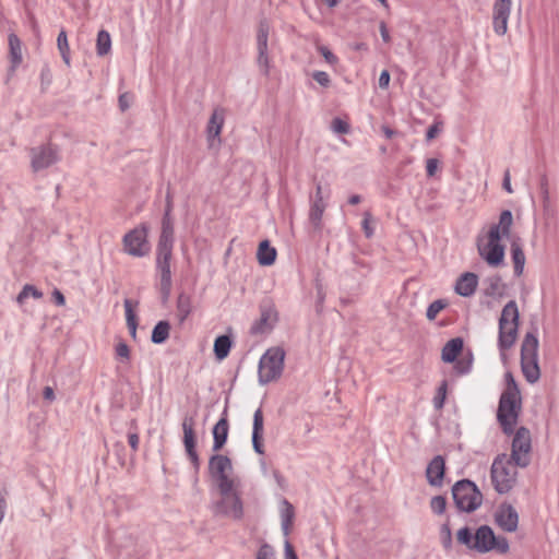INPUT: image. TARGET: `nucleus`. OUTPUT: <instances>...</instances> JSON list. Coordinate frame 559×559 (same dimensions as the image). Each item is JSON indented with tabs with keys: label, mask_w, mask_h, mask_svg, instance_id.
I'll list each match as a JSON object with an SVG mask.
<instances>
[{
	"label": "nucleus",
	"mask_w": 559,
	"mask_h": 559,
	"mask_svg": "<svg viewBox=\"0 0 559 559\" xmlns=\"http://www.w3.org/2000/svg\"><path fill=\"white\" fill-rule=\"evenodd\" d=\"M507 390L501 394L497 418L506 433H512L521 405L520 392L511 372L506 373Z\"/></svg>",
	"instance_id": "obj_1"
},
{
	"label": "nucleus",
	"mask_w": 559,
	"mask_h": 559,
	"mask_svg": "<svg viewBox=\"0 0 559 559\" xmlns=\"http://www.w3.org/2000/svg\"><path fill=\"white\" fill-rule=\"evenodd\" d=\"M520 313L514 300H510L503 308L499 318L498 346L503 353L511 348L518 338Z\"/></svg>",
	"instance_id": "obj_2"
},
{
	"label": "nucleus",
	"mask_w": 559,
	"mask_h": 559,
	"mask_svg": "<svg viewBox=\"0 0 559 559\" xmlns=\"http://www.w3.org/2000/svg\"><path fill=\"white\" fill-rule=\"evenodd\" d=\"M209 473L219 492L240 488V478L234 474L231 460L223 454H214L209 460Z\"/></svg>",
	"instance_id": "obj_3"
},
{
	"label": "nucleus",
	"mask_w": 559,
	"mask_h": 559,
	"mask_svg": "<svg viewBox=\"0 0 559 559\" xmlns=\"http://www.w3.org/2000/svg\"><path fill=\"white\" fill-rule=\"evenodd\" d=\"M518 465L507 454L498 455L491 465V481L499 493L509 492L516 481Z\"/></svg>",
	"instance_id": "obj_4"
},
{
	"label": "nucleus",
	"mask_w": 559,
	"mask_h": 559,
	"mask_svg": "<svg viewBox=\"0 0 559 559\" xmlns=\"http://www.w3.org/2000/svg\"><path fill=\"white\" fill-rule=\"evenodd\" d=\"M538 340L534 333L527 332L521 346V368L530 383H535L540 377L538 366Z\"/></svg>",
	"instance_id": "obj_5"
},
{
	"label": "nucleus",
	"mask_w": 559,
	"mask_h": 559,
	"mask_svg": "<svg viewBox=\"0 0 559 559\" xmlns=\"http://www.w3.org/2000/svg\"><path fill=\"white\" fill-rule=\"evenodd\" d=\"M285 352L281 347L269 348L260 358L258 367L259 382L267 384L277 380L284 369Z\"/></svg>",
	"instance_id": "obj_6"
},
{
	"label": "nucleus",
	"mask_w": 559,
	"mask_h": 559,
	"mask_svg": "<svg viewBox=\"0 0 559 559\" xmlns=\"http://www.w3.org/2000/svg\"><path fill=\"white\" fill-rule=\"evenodd\" d=\"M452 497L456 508L460 511L473 512L480 507L483 495L477 486L468 480L456 481L452 487Z\"/></svg>",
	"instance_id": "obj_7"
},
{
	"label": "nucleus",
	"mask_w": 559,
	"mask_h": 559,
	"mask_svg": "<svg viewBox=\"0 0 559 559\" xmlns=\"http://www.w3.org/2000/svg\"><path fill=\"white\" fill-rule=\"evenodd\" d=\"M463 340L461 337L451 338L444 344L441 350V359L443 362H455L454 369L459 374H466L471 371L473 357L471 354L459 357L463 350Z\"/></svg>",
	"instance_id": "obj_8"
},
{
	"label": "nucleus",
	"mask_w": 559,
	"mask_h": 559,
	"mask_svg": "<svg viewBox=\"0 0 559 559\" xmlns=\"http://www.w3.org/2000/svg\"><path fill=\"white\" fill-rule=\"evenodd\" d=\"M473 550L480 554H486L491 550H496L499 554H506L509 550V543L507 538L496 536L491 527L488 525H481L475 532Z\"/></svg>",
	"instance_id": "obj_9"
},
{
	"label": "nucleus",
	"mask_w": 559,
	"mask_h": 559,
	"mask_svg": "<svg viewBox=\"0 0 559 559\" xmlns=\"http://www.w3.org/2000/svg\"><path fill=\"white\" fill-rule=\"evenodd\" d=\"M123 250L134 258H142L150 253L151 246L147 240V227L142 224L123 236Z\"/></svg>",
	"instance_id": "obj_10"
},
{
	"label": "nucleus",
	"mask_w": 559,
	"mask_h": 559,
	"mask_svg": "<svg viewBox=\"0 0 559 559\" xmlns=\"http://www.w3.org/2000/svg\"><path fill=\"white\" fill-rule=\"evenodd\" d=\"M221 499L214 506L216 514L239 520L243 515V506L240 497V488H230L226 492H219Z\"/></svg>",
	"instance_id": "obj_11"
},
{
	"label": "nucleus",
	"mask_w": 559,
	"mask_h": 559,
	"mask_svg": "<svg viewBox=\"0 0 559 559\" xmlns=\"http://www.w3.org/2000/svg\"><path fill=\"white\" fill-rule=\"evenodd\" d=\"M270 29L271 26L266 20L260 21L257 32V66L261 74L265 78L270 76L271 71V57L267 44Z\"/></svg>",
	"instance_id": "obj_12"
},
{
	"label": "nucleus",
	"mask_w": 559,
	"mask_h": 559,
	"mask_svg": "<svg viewBox=\"0 0 559 559\" xmlns=\"http://www.w3.org/2000/svg\"><path fill=\"white\" fill-rule=\"evenodd\" d=\"M531 433L528 429L521 427L514 433L511 455L509 457H511L518 466L524 468L531 463Z\"/></svg>",
	"instance_id": "obj_13"
},
{
	"label": "nucleus",
	"mask_w": 559,
	"mask_h": 559,
	"mask_svg": "<svg viewBox=\"0 0 559 559\" xmlns=\"http://www.w3.org/2000/svg\"><path fill=\"white\" fill-rule=\"evenodd\" d=\"M500 236L495 233H488L487 241L484 243L478 242L479 255L490 266H499L504 259V247L500 243Z\"/></svg>",
	"instance_id": "obj_14"
},
{
	"label": "nucleus",
	"mask_w": 559,
	"mask_h": 559,
	"mask_svg": "<svg viewBox=\"0 0 559 559\" xmlns=\"http://www.w3.org/2000/svg\"><path fill=\"white\" fill-rule=\"evenodd\" d=\"M173 248L157 246L156 269L160 276V290L165 297H168L171 289V270L170 261Z\"/></svg>",
	"instance_id": "obj_15"
},
{
	"label": "nucleus",
	"mask_w": 559,
	"mask_h": 559,
	"mask_svg": "<svg viewBox=\"0 0 559 559\" xmlns=\"http://www.w3.org/2000/svg\"><path fill=\"white\" fill-rule=\"evenodd\" d=\"M58 160V150L50 144L40 145L31 150V165L32 169L36 173L52 166Z\"/></svg>",
	"instance_id": "obj_16"
},
{
	"label": "nucleus",
	"mask_w": 559,
	"mask_h": 559,
	"mask_svg": "<svg viewBox=\"0 0 559 559\" xmlns=\"http://www.w3.org/2000/svg\"><path fill=\"white\" fill-rule=\"evenodd\" d=\"M329 193L324 195L322 186L320 183L316 187L314 195L311 197V204L309 211V223L314 230L321 231L322 229V217L328 206L326 199Z\"/></svg>",
	"instance_id": "obj_17"
},
{
	"label": "nucleus",
	"mask_w": 559,
	"mask_h": 559,
	"mask_svg": "<svg viewBox=\"0 0 559 559\" xmlns=\"http://www.w3.org/2000/svg\"><path fill=\"white\" fill-rule=\"evenodd\" d=\"M194 426L195 420L192 416H186L182 420V430H183V444L186 452L194 465L195 468L199 467V455L195 451V436H194Z\"/></svg>",
	"instance_id": "obj_18"
},
{
	"label": "nucleus",
	"mask_w": 559,
	"mask_h": 559,
	"mask_svg": "<svg viewBox=\"0 0 559 559\" xmlns=\"http://www.w3.org/2000/svg\"><path fill=\"white\" fill-rule=\"evenodd\" d=\"M225 122V109L217 107L213 110L207 126H206V138L209 146L213 147L221 143V132Z\"/></svg>",
	"instance_id": "obj_19"
},
{
	"label": "nucleus",
	"mask_w": 559,
	"mask_h": 559,
	"mask_svg": "<svg viewBox=\"0 0 559 559\" xmlns=\"http://www.w3.org/2000/svg\"><path fill=\"white\" fill-rule=\"evenodd\" d=\"M511 12V0H496L493 4L492 24L498 35H504Z\"/></svg>",
	"instance_id": "obj_20"
},
{
	"label": "nucleus",
	"mask_w": 559,
	"mask_h": 559,
	"mask_svg": "<svg viewBox=\"0 0 559 559\" xmlns=\"http://www.w3.org/2000/svg\"><path fill=\"white\" fill-rule=\"evenodd\" d=\"M264 417L262 408L259 407L253 414L252 424V447L258 454H264L263 445Z\"/></svg>",
	"instance_id": "obj_21"
},
{
	"label": "nucleus",
	"mask_w": 559,
	"mask_h": 559,
	"mask_svg": "<svg viewBox=\"0 0 559 559\" xmlns=\"http://www.w3.org/2000/svg\"><path fill=\"white\" fill-rule=\"evenodd\" d=\"M229 424L227 408L224 409L221 419L213 427V451H219L227 441Z\"/></svg>",
	"instance_id": "obj_22"
},
{
	"label": "nucleus",
	"mask_w": 559,
	"mask_h": 559,
	"mask_svg": "<svg viewBox=\"0 0 559 559\" xmlns=\"http://www.w3.org/2000/svg\"><path fill=\"white\" fill-rule=\"evenodd\" d=\"M445 463L441 455L435 456L427 466L426 476L431 486L440 487L444 476Z\"/></svg>",
	"instance_id": "obj_23"
},
{
	"label": "nucleus",
	"mask_w": 559,
	"mask_h": 559,
	"mask_svg": "<svg viewBox=\"0 0 559 559\" xmlns=\"http://www.w3.org/2000/svg\"><path fill=\"white\" fill-rule=\"evenodd\" d=\"M477 285V275L471 272H466L457 278L455 284V292L460 296L469 297L475 293Z\"/></svg>",
	"instance_id": "obj_24"
},
{
	"label": "nucleus",
	"mask_w": 559,
	"mask_h": 559,
	"mask_svg": "<svg viewBox=\"0 0 559 559\" xmlns=\"http://www.w3.org/2000/svg\"><path fill=\"white\" fill-rule=\"evenodd\" d=\"M278 510L282 532L284 536H288L295 519L294 506L287 499H282L278 506Z\"/></svg>",
	"instance_id": "obj_25"
},
{
	"label": "nucleus",
	"mask_w": 559,
	"mask_h": 559,
	"mask_svg": "<svg viewBox=\"0 0 559 559\" xmlns=\"http://www.w3.org/2000/svg\"><path fill=\"white\" fill-rule=\"evenodd\" d=\"M519 516L512 507H508L497 515V523L507 532H513L518 527Z\"/></svg>",
	"instance_id": "obj_26"
},
{
	"label": "nucleus",
	"mask_w": 559,
	"mask_h": 559,
	"mask_svg": "<svg viewBox=\"0 0 559 559\" xmlns=\"http://www.w3.org/2000/svg\"><path fill=\"white\" fill-rule=\"evenodd\" d=\"M192 297L185 293L179 294L176 305V317L179 323L182 324L187 320V318L192 313Z\"/></svg>",
	"instance_id": "obj_27"
},
{
	"label": "nucleus",
	"mask_w": 559,
	"mask_h": 559,
	"mask_svg": "<svg viewBox=\"0 0 559 559\" xmlns=\"http://www.w3.org/2000/svg\"><path fill=\"white\" fill-rule=\"evenodd\" d=\"M513 224V216L511 211L504 210L501 212L499 217V223L496 225H492L488 233H495L496 236L508 237L511 230V226Z\"/></svg>",
	"instance_id": "obj_28"
},
{
	"label": "nucleus",
	"mask_w": 559,
	"mask_h": 559,
	"mask_svg": "<svg viewBox=\"0 0 559 559\" xmlns=\"http://www.w3.org/2000/svg\"><path fill=\"white\" fill-rule=\"evenodd\" d=\"M257 259L260 265L270 266L275 262L276 249L271 247L269 240L260 242L257 251Z\"/></svg>",
	"instance_id": "obj_29"
},
{
	"label": "nucleus",
	"mask_w": 559,
	"mask_h": 559,
	"mask_svg": "<svg viewBox=\"0 0 559 559\" xmlns=\"http://www.w3.org/2000/svg\"><path fill=\"white\" fill-rule=\"evenodd\" d=\"M160 247H174V224L168 214H164L162 221V233L159 236L158 245Z\"/></svg>",
	"instance_id": "obj_30"
},
{
	"label": "nucleus",
	"mask_w": 559,
	"mask_h": 559,
	"mask_svg": "<svg viewBox=\"0 0 559 559\" xmlns=\"http://www.w3.org/2000/svg\"><path fill=\"white\" fill-rule=\"evenodd\" d=\"M8 41H9L10 61L12 63V69H15L21 64L22 59H23L22 43H21L20 38L17 37V35H15L14 33H11L9 35Z\"/></svg>",
	"instance_id": "obj_31"
},
{
	"label": "nucleus",
	"mask_w": 559,
	"mask_h": 559,
	"mask_svg": "<svg viewBox=\"0 0 559 559\" xmlns=\"http://www.w3.org/2000/svg\"><path fill=\"white\" fill-rule=\"evenodd\" d=\"M127 326L129 329L132 338L136 337L138 320L133 309V301L131 299H124L123 301Z\"/></svg>",
	"instance_id": "obj_32"
},
{
	"label": "nucleus",
	"mask_w": 559,
	"mask_h": 559,
	"mask_svg": "<svg viewBox=\"0 0 559 559\" xmlns=\"http://www.w3.org/2000/svg\"><path fill=\"white\" fill-rule=\"evenodd\" d=\"M231 340L227 335H221L214 341V354L218 360L225 359L230 350Z\"/></svg>",
	"instance_id": "obj_33"
},
{
	"label": "nucleus",
	"mask_w": 559,
	"mask_h": 559,
	"mask_svg": "<svg viewBox=\"0 0 559 559\" xmlns=\"http://www.w3.org/2000/svg\"><path fill=\"white\" fill-rule=\"evenodd\" d=\"M511 255L514 264V273L516 276H520L525 265V255L520 245L515 242L511 245Z\"/></svg>",
	"instance_id": "obj_34"
},
{
	"label": "nucleus",
	"mask_w": 559,
	"mask_h": 559,
	"mask_svg": "<svg viewBox=\"0 0 559 559\" xmlns=\"http://www.w3.org/2000/svg\"><path fill=\"white\" fill-rule=\"evenodd\" d=\"M111 49V38L107 31H99L96 40V52L103 57L109 53Z\"/></svg>",
	"instance_id": "obj_35"
},
{
	"label": "nucleus",
	"mask_w": 559,
	"mask_h": 559,
	"mask_svg": "<svg viewBox=\"0 0 559 559\" xmlns=\"http://www.w3.org/2000/svg\"><path fill=\"white\" fill-rule=\"evenodd\" d=\"M170 325L167 321H159L153 329L152 342L155 344L164 343L169 336Z\"/></svg>",
	"instance_id": "obj_36"
},
{
	"label": "nucleus",
	"mask_w": 559,
	"mask_h": 559,
	"mask_svg": "<svg viewBox=\"0 0 559 559\" xmlns=\"http://www.w3.org/2000/svg\"><path fill=\"white\" fill-rule=\"evenodd\" d=\"M58 50L62 57V60L67 66H70V48L66 31H60L57 37Z\"/></svg>",
	"instance_id": "obj_37"
},
{
	"label": "nucleus",
	"mask_w": 559,
	"mask_h": 559,
	"mask_svg": "<svg viewBox=\"0 0 559 559\" xmlns=\"http://www.w3.org/2000/svg\"><path fill=\"white\" fill-rule=\"evenodd\" d=\"M28 297H33L35 299H39L43 297V293L38 290L35 286L31 284L24 285L22 290L16 297V301L22 305Z\"/></svg>",
	"instance_id": "obj_38"
},
{
	"label": "nucleus",
	"mask_w": 559,
	"mask_h": 559,
	"mask_svg": "<svg viewBox=\"0 0 559 559\" xmlns=\"http://www.w3.org/2000/svg\"><path fill=\"white\" fill-rule=\"evenodd\" d=\"M456 539L460 544L473 550V543L475 540V533L473 534L468 527H463L457 531Z\"/></svg>",
	"instance_id": "obj_39"
},
{
	"label": "nucleus",
	"mask_w": 559,
	"mask_h": 559,
	"mask_svg": "<svg viewBox=\"0 0 559 559\" xmlns=\"http://www.w3.org/2000/svg\"><path fill=\"white\" fill-rule=\"evenodd\" d=\"M445 306H447V302L442 299L432 301L427 308V312H426L427 319L435 320L436 317L438 316V313L441 310H443L445 308Z\"/></svg>",
	"instance_id": "obj_40"
},
{
	"label": "nucleus",
	"mask_w": 559,
	"mask_h": 559,
	"mask_svg": "<svg viewBox=\"0 0 559 559\" xmlns=\"http://www.w3.org/2000/svg\"><path fill=\"white\" fill-rule=\"evenodd\" d=\"M447 381H442V383L438 388L436 396L433 397V406L436 409H441L443 407L447 397Z\"/></svg>",
	"instance_id": "obj_41"
},
{
	"label": "nucleus",
	"mask_w": 559,
	"mask_h": 559,
	"mask_svg": "<svg viewBox=\"0 0 559 559\" xmlns=\"http://www.w3.org/2000/svg\"><path fill=\"white\" fill-rule=\"evenodd\" d=\"M331 129L337 134H347L350 131L349 123L342 118H334L331 122Z\"/></svg>",
	"instance_id": "obj_42"
},
{
	"label": "nucleus",
	"mask_w": 559,
	"mask_h": 559,
	"mask_svg": "<svg viewBox=\"0 0 559 559\" xmlns=\"http://www.w3.org/2000/svg\"><path fill=\"white\" fill-rule=\"evenodd\" d=\"M440 534L443 548L450 550L452 547V533L448 522L441 526Z\"/></svg>",
	"instance_id": "obj_43"
},
{
	"label": "nucleus",
	"mask_w": 559,
	"mask_h": 559,
	"mask_svg": "<svg viewBox=\"0 0 559 559\" xmlns=\"http://www.w3.org/2000/svg\"><path fill=\"white\" fill-rule=\"evenodd\" d=\"M430 508L436 514L444 513L447 508V499L443 496H435L430 500Z\"/></svg>",
	"instance_id": "obj_44"
},
{
	"label": "nucleus",
	"mask_w": 559,
	"mask_h": 559,
	"mask_svg": "<svg viewBox=\"0 0 559 559\" xmlns=\"http://www.w3.org/2000/svg\"><path fill=\"white\" fill-rule=\"evenodd\" d=\"M361 225L365 236L371 238L374 234V222L369 212H365Z\"/></svg>",
	"instance_id": "obj_45"
},
{
	"label": "nucleus",
	"mask_w": 559,
	"mask_h": 559,
	"mask_svg": "<svg viewBox=\"0 0 559 559\" xmlns=\"http://www.w3.org/2000/svg\"><path fill=\"white\" fill-rule=\"evenodd\" d=\"M318 51L330 66H335L337 63L338 58L326 46H318Z\"/></svg>",
	"instance_id": "obj_46"
},
{
	"label": "nucleus",
	"mask_w": 559,
	"mask_h": 559,
	"mask_svg": "<svg viewBox=\"0 0 559 559\" xmlns=\"http://www.w3.org/2000/svg\"><path fill=\"white\" fill-rule=\"evenodd\" d=\"M257 559H274L273 548L267 544H263L257 552Z\"/></svg>",
	"instance_id": "obj_47"
},
{
	"label": "nucleus",
	"mask_w": 559,
	"mask_h": 559,
	"mask_svg": "<svg viewBox=\"0 0 559 559\" xmlns=\"http://www.w3.org/2000/svg\"><path fill=\"white\" fill-rule=\"evenodd\" d=\"M312 78L323 87H328L331 83L330 75L324 71H314Z\"/></svg>",
	"instance_id": "obj_48"
},
{
	"label": "nucleus",
	"mask_w": 559,
	"mask_h": 559,
	"mask_svg": "<svg viewBox=\"0 0 559 559\" xmlns=\"http://www.w3.org/2000/svg\"><path fill=\"white\" fill-rule=\"evenodd\" d=\"M116 355L119 358L129 359L130 358L129 346L123 342L118 343L116 346Z\"/></svg>",
	"instance_id": "obj_49"
},
{
	"label": "nucleus",
	"mask_w": 559,
	"mask_h": 559,
	"mask_svg": "<svg viewBox=\"0 0 559 559\" xmlns=\"http://www.w3.org/2000/svg\"><path fill=\"white\" fill-rule=\"evenodd\" d=\"M500 287H501V278L492 277V278H490V286L487 289V294L495 295L500 292Z\"/></svg>",
	"instance_id": "obj_50"
},
{
	"label": "nucleus",
	"mask_w": 559,
	"mask_h": 559,
	"mask_svg": "<svg viewBox=\"0 0 559 559\" xmlns=\"http://www.w3.org/2000/svg\"><path fill=\"white\" fill-rule=\"evenodd\" d=\"M438 168V160L435 158H429L426 163V171L429 177H432Z\"/></svg>",
	"instance_id": "obj_51"
},
{
	"label": "nucleus",
	"mask_w": 559,
	"mask_h": 559,
	"mask_svg": "<svg viewBox=\"0 0 559 559\" xmlns=\"http://www.w3.org/2000/svg\"><path fill=\"white\" fill-rule=\"evenodd\" d=\"M128 442L131 449L136 452L139 449L140 438L136 432H131L128 435Z\"/></svg>",
	"instance_id": "obj_52"
},
{
	"label": "nucleus",
	"mask_w": 559,
	"mask_h": 559,
	"mask_svg": "<svg viewBox=\"0 0 559 559\" xmlns=\"http://www.w3.org/2000/svg\"><path fill=\"white\" fill-rule=\"evenodd\" d=\"M439 132H440L439 123H433L432 126H430L426 132L427 141H431L432 139H435Z\"/></svg>",
	"instance_id": "obj_53"
},
{
	"label": "nucleus",
	"mask_w": 559,
	"mask_h": 559,
	"mask_svg": "<svg viewBox=\"0 0 559 559\" xmlns=\"http://www.w3.org/2000/svg\"><path fill=\"white\" fill-rule=\"evenodd\" d=\"M390 83V73L388 70H383L379 76V86L380 88H386Z\"/></svg>",
	"instance_id": "obj_54"
},
{
	"label": "nucleus",
	"mask_w": 559,
	"mask_h": 559,
	"mask_svg": "<svg viewBox=\"0 0 559 559\" xmlns=\"http://www.w3.org/2000/svg\"><path fill=\"white\" fill-rule=\"evenodd\" d=\"M131 96L129 94H122L119 96V107L122 111L130 107Z\"/></svg>",
	"instance_id": "obj_55"
},
{
	"label": "nucleus",
	"mask_w": 559,
	"mask_h": 559,
	"mask_svg": "<svg viewBox=\"0 0 559 559\" xmlns=\"http://www.w3.org/2000/svg\"><path fill=\"white\" fill-rule=\"evenodd\" d=\"M272 314H273L272 311H262L261 318L259 321V326L257 328L259 331L263 330V325L267 324V321L271 319Z\"/></svg>",
	"instance_id": "obj_56"
},
{
	"label": "nucleus",
	"mask_w": 559,
	"mask_h": 559,
	"mask_svg": "<svg viewBox=\"0 0 559 559\" xmlns=\"http://www.w3.org/2000/svg\"><path fill=\"white\" fill-rule=\"evenodd\" d=\"M502 187H503V189L508 193H512L513 192V189H512V186H511V177H510V171L509 170H506V173H504Z\"/></svg>",
	"instance_id": "obj_57"
},
{
	"label": "nucleus",
	"mask_w": 559,
	"mask_h": 559,
	"mask_svg": "<svg viewBox=\"0 0 559 559\" xmlns=\"http://www.w3.org/2000/svg\"><path fill=\"white\" fill-rule=\"evenodd\" d=\"M380 34L384 43H390L391 36L389 34L386 24L384 22H381L379 25Z\"/></svg>",
	"instance_id": "obj_58"
},
{
	"label": "nucleus",
	"mask_w": 559,
	"mask_h": 559,
	"mask_svg": "<svg viewBox=\"0 0 559 559\" xmlns=\"http://www.w3.org/2000/svg\"><path fill=\"white\" fill-rule=\"evenodd\" d=\"M7 511V500L4 495L0 491V524L2 523Z\"/></svg>",
	"instance_id": "obj_59"
},
{
	"label": "nucleus",
	"mask_w": 559,
	"mask_h": 559,
	"mask_svg": "<svg viewBox=\"0 0 559 559\" xmlns=\"http://www.w3.org/2000/svg\"><path fill=\"white\" fill-rule=\"evenodd\" d=\"M52 298L58 306H63L66 304L63 294L58 289L53 290Z\"/></svg>",
	"instance_id": "obj_60"
},
{
	"label": "nucleus",
	"mask_w": 559,
	"mask_h": 559,
	"mask_svg": "<svg viewBox=\"0 0 559 559\" xmlns=\"http://www.w3.org/2000/svg\"><path fill=\"white\" fill-rule=\"evenodd\" d=\"M285 559H298L294 548L288 542L285 544Z\"/></svg>",
	"instance_id": "obj_61"
},
{
	"label": "nucleus",
	"mask_w": 559,
	"mask_h": 559,
	"mask_svg": "<svg viewBox=\"0 0 559 559\" xmlns=\"http://www.w3.org/2000/svg\"><path fill=\"white\" fill-rule=\"evenodd\" d=\"M43 396L47 401H53L55 400V392L51 386H45L43 391Z\"/></svg>",
	"instance_id": "obj_62"
},
{
	"label": "nucleus",
	"mask_w": 559,
	"mask_h": 559,
	"mask_svg": "<svg viewBox=\"0 0 559 559\" xmlns=\"http://www.w3.org/2000/svg\"><path fill=\"white\" fill-rule=\"evenodd\" d=\"M360 201H361V197L358 195V194H353L348 199V203L352 204V205H356V204L360 203Z\"/></svg>",
	"instance_id": "obj_63"
},
{
	"label": "nucleus",
	"mask_w": 559,
	"mask_h": 559,
	"mask_svg": "<svg viewBox=\"0 0 559 559\" xmlns=\"http://www.w3.org/2000/svg\"><path fill=\"white\" fill-rule=\"evenodd\" d=\"M329 8H334L340 3V0H322Z\"/></svg>",
	"instance_id": "obj_64"
}]
</instances>
